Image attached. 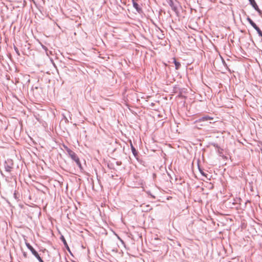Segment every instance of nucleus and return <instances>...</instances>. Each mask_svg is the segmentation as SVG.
Instances as JSON below:
<instances>
[{"label":"nucleus","mask_w":262,"mask_h":262,"mask_svg":"<svg viewBox=\"0 0 262 262\" xmlns=\"http://www.w3.org/2000/svg\"><path fill=\"white\" fill-rule=\"evenodd\" d=\"M213 118L212 117H209L208 116H203L200 118H199L198 120L196 121V123H201V122H204V125H208L209 123H211V120H213ZM201 125H203V124H201Z\"/></svg>","instance_id":"1"},{"label":"nucleus","mask_w":262,"mask_h":262,"mask_svg":"<svg viewBox=\"0 0 262 262\" xmlns=\"http://www.w3.org/2000/svg\"><path fill=\"white\" fill-rule=\"evenodd\" d=\"M67 151L68 152L69 156L75 162L76 161L77 159H79L76 153L72 151V150H71L70 149L67 148Z\"/></svg>","instance_id":"2"},{"label":"nucleus","mask_w":262,"mask_h":262,"mask_svg":"<svg viewBox=\"0 0 262 262\" xmlns=\"http://www.w3.org/2000/svg\"><path fill=\"white\" fill-rule=\"evenodd\" d=\"M26 245L27 247V248L31 251L32 254L36 258L40 256L38 254L37 252L33 248V247L29 243L26 242Z\"/></svg>","instance_id":"3"},{"label":"nucleus","mask_w":262,"mask_h":262,"mask_svg":"<svg viewBox=\"0 0 262 262\" xmlns=\"http://www.w3.org/2000/svg\"><path fill=\"white\" fill-rule=\"evenodd\" d=\"M250 4L252 6L253 8L257 11L259 13H261V10L259 9L257 4L256 3L255 0H249Z\"/></svg>","instance_id":"4"},{"label":"nucleus","mask_w":262,"mask_h":262,"mask_svg":"<svg viewBox=\"0 0 262 262\" xmlns=\"http://www.w3.org/2000/svg\"><path fill=\"white\" fill-rule=\"evenodd\" d=\"M130 147L133 155L136 158L137 160H138V152L136 150L135 147L133 145L132 142H130Z\"/></svg>","instance_id":"5"},{"label":"nucleus","mask_w":262,"mask_h":262,"mask_svg":"<svg viewBox=\"0 0 262 262\" xmlns=\"http://www.w3.org/2000/svg\"><path fill=\"white\" fill-rule=\"evenodd\" d=\"M133 5L137 12H140L142 11L141 8L139 7V5L136 2H135L134 0H133Z\"/></svg>","instance_id":"6"},{"label":"nucleus","mask_w":262,"mask_h":262,"mask_svg":"<svg viewBox=\"0 0 262 262\" xmlns=\"http://www.w3.org/2000/svg\"><path fill=\"white\" fill-rule=\"evenodd\" d=\"M168 4L170 7L171 8L172 10H173L174 12H177V7L176 6L174 5L172 0H169Z\"/></svg>","instance_id":"7"},{"label":"nucleus","mask_w":262,"mask_h":262,"mask_svg":"<svg viewBox=\"0 0 262 262\" xmlns=\"http://www.w3.org/2000/svg\"><path fill=\"white\" fill-rule=\"evenodd\" d=\"M5 170L7 172H10L11 169H12V166L8 164L7 163H5Z\"/></svg>","instance_id":"8"},{"label":"nucleus","mask_w":262,"mask_h":262,"mask_svg":"<svg viewBox=\"0 0 262 262\" xmlns=\"http://www.w3.org/2000/svg\"><path fill=\"white\" fill-rule=\"evenodd\" d=\"M173 59H174L173 63H174L175 67H176V69L178 70L180 68V67H181V64L180 62L177 61L174 58Z\"/></svg>","instance_id":"9"},{"label":"nucleus","mask_w":262,"mask_h":262,"mask_svg":"<svg viewBox=\"0 0 262 262\" xmlns=\"http://www.w3.org/2000/svg\"><path fill=\"white\" fill-rule=\"evenodd\" d=\"M255 30L257 31L259 36H262V31L260 30L258 27L255 29Z\"/></svg>","instance_id":"10"},{"label":"nucleus","mask_w":262,"mask_h":262,"mask_svg":"<svg viewBox=\"0 0 262 262\" xmlns=\"http://www.w3.org/2000/svg\"><path fill=\"white\" fill-rule=\"evenodd\" d=\"M61 238H62V242H63V243L64 245L66 246H67V247H68V244H67V242H66V239H64V238L63 237V236H62Z\"/></svg>","instance_id":"11"},{"label":"nucleus","mask_w":262,"mask_h":262,"mask_svg":"<svg viewBox=\"0 0 262 262\" xmlns=\"http://www.w3.org/2000/svg\"><path fill=\"white\" fill-rule=\"evenodd\" d=\"M255 29L258 27V26L256 25V24L253 21V23L250 24Z\"/></svg>","instance_id":"12"},{"label":"nucleus","mask_w":262,"mask_h":262,"mask_svg":"<svg viewBox=\"0 0 262 262\" xmlns=\"http://www.w3.org/2000/svg\"><path fill=\"white\" fill-rule=\"evenodd\" d=\"M247 20L250 23V24H251V23H253V21L249 17L247 18Z\"/></svg>","instance_id":"13"},{"label":"nucleus","mask_w":262,"mask_h":262,"mask_svg":"<svg viewBox=\"0 0 262 262\" xmlns=\"http://www.w3.org/2000/svg\"><path fill=\"white\" fill-rule=\"evenodd\" d=\"M14 50L16 53V54L18 55H20V54H19V51H18V49L16 47H14Z\"/></svg>","instance_id":"14"},{"label":"nucleus","mask_w":262,"mask_h":262,"mask_svg":"<svg viewBox=\"0 0 262 262\" xmlns=\"http://www.w3.org/2000/svg\"><path fill=\"white\" fill-rule=\"evenodd\" d=\"M199 168V170H200V173L203 175V176H205V174L204 173V172L200 169V168Z\"/></svg>","instance_id":"15"},{"label":"nucleus","mask_w":262,"mask_h":262,"mask_svg":"<svg viewBox=\"0 0 262 262\" xmlns=\"http://www.w3.org/2000/svg\"><path fill=\"white\" fill-rule=\"evenodd\" d=\"M77 166L79 167V168L81 170V169H82V165H81V163H79V164H77Z\"/></svg>","instance_id":"16"},{"label":"nucleus","mask_w":262,"mask_h":262,"mask_svg":"<svg viewBox=\"0 0 262 262\" xmlns=\"http://www.w3.org/2000/svg\"><path fill=\"white\" fill-rule=\"evenodd\" d=\"M37 259L38 260V261H39V262H44V261H43V260L42 259V258L40 257V256H39V257H38Z\"/></svg>","instance_id":"17"},{"label":"nucleus","mask_w":262,"mask_h":262,"mask_svg":"<svg viewBox=\"0 0 262 262\" xmlns=\"http://www.w3.org/2000/svg\"><path fill=\"white\" fill-rule=\"evenodd\" d=\"M75 162H76V164H78L80 163V161L79 159H77V160H76V161H75Z\"/></svg>","instance_id":"18"},{"label":"nucleus","mask_w":262,"mask_h":262,"mask_svg":"<svg viewBox=\"0 0 262 262\" xmlns=\"http://www.w3.org/2000/svg\"><path fill=\"white\" fill-rule=\"evenodd\" d=\"M23 255L24 256V257H27V253L26 252L23 253Z\"/></svg>","instance_id":"19"},{"label":"nucleus","mask_w":262,"mask_h":262,"mask_svg":"<svg viewBox=\"0 0 262 262\" xmlns=\"http://www.w3.org/2000/svg\"><path fill=\"white\" fill-rule=\"evenodd\" d=\"M223 62H224V66L226 67V66H227V64H226V63H225V61H223Z\"/></svg>","instance_id":"20"}]
</instances>
